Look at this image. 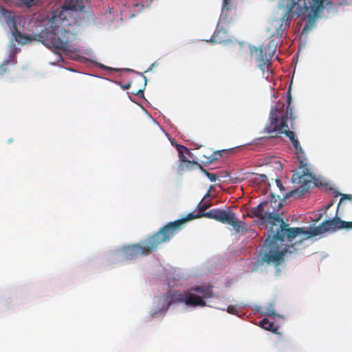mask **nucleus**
Masks as SVG:
<instances>
[{"instance_id":"b1692460","label":"nucleus","mask_w":352,"mask_h":352,"mask_svg":"<svg viewBox=\"0 0 352 352\" xmlns=\"http://www.w3.org/2000/svg\"><path fill=\"white\" fill-rule=\"evenodd\" d=\"M352 196L349 195H342V197L340 200V202L338 204V208L340 207V205H342L343 203H344L345 200H351Z\"/></svg>"},{"instance_id":"c85d7f7f","label":"nucleus","mask_w":352,"mask_h":352,"mask_svg":"<svg viewBox=\"0 0 352 352\" xmlns=\"http://www.w3.org/2000/svg\"><path fill=\"white\" fill-rule=\"evenodd\" d=\"M22 1L28 5H30L31 3H32L34 1V0H22Z\"/></svg>"},{"instance_id":"20e7f679","label":"nucleus","mask_w":352,"mask_h":352,"mask_svg":"<svg viewBox=\"0 0 352 352\" xmlns=\"http://www.w3.org/2000/svg\"><path fill=\"white\" fill-rule=\"evenodd\" d=\"M262 213L263 221L269 223L267 233L272 232L276 238L283 237L287 234V241L292 243L293 240L300 234H307L302 228H289L278 213L280 203L277 199L272 197L270 200L263 201L258 204Z\"/></svg>"},{"instance_id":"c756f323","label":"nucleus","mask_w":352,"mask_h":352,"mask_svg":"<svg viewBox=\"0 0 352 352\" xmlns=\"http://www.w3.org/2000/svg\"><path fill=\"white\" fill-rule=\"evenodd\" d=\"M142 77L144 78V86L146 85V78L144 76H142Z\"/></svg>"},{"instance_id":"aec40b11","label":"nucleus","mask_w":352,"mask_h":352,"mask_svg":"<svg viewBox=\"0 0 352 352\" xmlns=\"http://www.w3.org/2000/svg\"><path fill=\"white\" fill-rule=\"evenodd\" d=\"M178 151L180 161L182 163L186 162L188 160L186 155H189L190 153L189 150L185 146H181L180 148H178Z\"/></svg>"},{"instance_id":"6ab92c4d","label":"nucleus","mask_w":352,"mask_h":352,"mask_svg":"<svg viewBox=\"0 0 352 352\" xmlns=\"http://www.w3.org/2000/svg\"><path fill=\"white\" fill-rule=\"evenodd\" d=\"M248 215L252 218L257 217L261 220H263V218L262 217V213L260 210V208H259L258 205L255 208H252L250 209L249 211L248 212Z\"/></svg>"},{"instance_id":"a878e982","label":"nucleus","mask_w":352,"mask_h":352,"mask_svg":"<svg viewBox=\"0 0 352 352\" xmlns=\"http://www.w3.org/2000/svg\"><path fill=\"white\" fill-rule=\"evenodd\" d=\"M272 72L271 68H269V70L267 69L264 74H263V78H265L266 80H269L270 75Z\"/></svg>"},{"instance_id":"4468645a","label":"nucleus","mask_w":352,"mask_h":352,"mask_svg":"<svg viewBox=\"0 0 352 352\" xmlns=\"http://www.w3.org/2000/svg\"><path fill=\"white\" fill-rule=\"evenodd\" d=\"M12 62V64L14 65L16 63L15 59V54L14 53L11 54L8 58L0 66V74H4L8 70V66L10 63Z\"/></svg>"},{"instance_id":"9d476101","label":"nucleus","mask_w":352,"mask_h":352,"mask_svg":"<svg viewBox=\"0 0 352 352\" xmlns=\"http://www.w3.org/2000/svg\"><path fill=\"white\" fill-rule=\"evenodd\" d=\"M263 53L264 51L262 47H254L251 48V54L252 55L256 56L258 61V67L263 72V74H264L267 69L269 70V68L272 66V63L269 58H264Z\"/></svg>"},{"instance_id":"423d86ee","label":"nucleus","mask_w":352,"mask_h":352,"mask_svg":"<svg viewBox=\"0 0 352 352\" xmlns=\"http://www.w3.org/2000/svg\"><path fill=\"white\" fill-rule=\"evenodd\" d=\"M283 235V237L278 239L272 232L267 233L263 244L264 252L261 256L263 263L278 267L284 262V256L287 248H285L282 250L278 244V242L282 244L285 239H287V234Z\"/></svg>"},{"instance_id":"39448f33","label":"nucleus","mask_w":352,"mask_h":352,"mask_svg":"<svg viewBox=\"0 0 352 352\" xmlns=\"http://www.w3.org/2000/svg\"><path fill=\"white\" fill-rule=\"evenodd\" d=\"M175 223H168L162 227L158 232L148 236L142 242L143 245L138 243L124 246L120 250L122 258L124 260H133L138 256L148 255L156 250L159 245L170 241L173 237L171 227Z\"/></svg>"},{"instance_id":"cd10ccee","label":"nucleus","mask_w":352,"mask_h":352,"mask_svg":"<svg viewBox=\"0 0 352 352\" xmlns=\"http://www.w3.org/2000/svg\"><path fill=\"white\" fill-rule=\"evenodd\" d=\"M133 85V82H130L127 84H126L123 87L124 89H130Z\"/></svg>"},{"instance_id":"6e6552de","label":"nucleus","mask_w":352,"mask_h":352,"mask_svg":"<svg viewBox=\"0 0 352 352\" xmlns=\"http://www.w3.org/2000/svg\"><path fill=\"white\" fill-rule=\"evenodd\" d=\"M315 175L312 174V179L311 182L309 185L305 186L302 182L297 183L294 182L293 180V176L292 177V181L294 184H296L299 185L298 188H296L293 190L287 192L284 186L283 185L280 179H276V189H272L271 185L269 184V188L270 190V195L273 199H277L278 200L285 199L288 197H300L305 192H307L309 188L311 186L312 184H314Z\"/></svg>"},{"instance_id":"f8f14e48","label":"nucleus","mask_w":352,"mask_h":352,"mask_svg":"<svg viewBox=\"0 0 352 352\" xmlns=\"http://www.w3.org/2000/svg\"><path fill=\"white\" fill-rule=\"evenodd\" d=\"M11 30L15 41L19 43L26 44L28 41L31 40L29 36L23 35L18 30L14 21L12 22V28H11Z\"/></svg>"},{"instance_id":"9b49d317","label":"nucleus","mask_w":352,"mask_h":352,"mask_svg":"<svg viewBox=\"0 0 352 352\" xmlns=\"http://www.w3.org/2000/svg\"><path fill=\"white\" fill-rule=\"evenodd\" d=\"M182 298V292H169L162 297L164 305L162 311H166L168 307L174 302H181L180 298Z\"/></svg>"},{"instance_id":"2f4dec72","label":"nucleus","mask_w":352,"mask_h":352,"mask_svg":"<svg viewBox=\"0 0 352 352\" xmlns=\"http://www.w3.org/2000/svg\"><path fill=\"white\" fill-rule=\"evenodd\" d=\"M225 1H226L227 0H224Z\"/></svg>"},{"instance_id":"f03ea898","label":"nucleus","mask_w":352,"mask_h":352,"mask_svg":"<svg viewBox=\"0 0 352 352\" xmlns=\"http://www.w3.org/2000/svg\"><path fill=\"white\" fill-rule=\"evenodd\" d=\"M287 106L285 107L283 102L278 100L271 109L270 113V123L265 127V130L269 133H276L278 134L284 133L289 138L293 146L296 149L297 160L299 166L293 174V180L294 182H302L305 186H308L311 182L312 173L308 168L307 160L305 156L304 151L300 144L299 141L296 137L295 133L289 130L287 120L289 118L294 120V117L292 115L290 104L292 102V96L290 90L288 91L287 98ZM277 134H276V135Z\"/></svg>"},{"instance_id":"1a4fd4ad","label":"nucleus","mask_w":352,"mask_h":352,"mask_svg":"<svg viewBox=\"0 0 352 352\" xmlns=\"http://www.w3.org/2000/svg\"><path fill=\"white\" fill-rule=\"evenodd\" d=\"M352 229L351 221H344L338 217L325 220L318 226L314 228L309 232L311 236H317L327 232H335L339 230Z\"/></svg>"},{"instance_id":"412c9836","label":"nucleus","mask_w":352,"mask_h":352,"mask_svg":"<svg viewBox=\"0 0 352 352\" xmlns=\"http://www.w3.org/2000/svg\"><path fill=\"white\" fill-rule=\"evenodd\" d=\"M314 3L312 6V11L314 13V14H316L319 10L322 7L323 5V0H313Z\"/></svg>"},{"instance_id":"f3484780","label":"nucleus","mask_w":352,"mask_h":352,"mask_svg":"<svg viewBox=\"0 0 352 352\" xmlns=\"http://www.w3.org/2000/svg\"><path fill=\"white\" fill-rule=\"evenodd\" d=\"M196 167H199L201 169L202 166L199 164L197 162H195L194 161L187 160L186 162H184L183 163H181L179 165V169L181 170H192L195 168Z\"/></svg>"},{"instance_id":"4be33fe9","label":"nucleus","mask_w":352,"mask_h":352,"mask_svg":"<svg viewBox=\"0 0 352 352\" xmlns=\"http://www.w3.org/2000/svg\"><path fill=\"white\" fill-rule=\"evenodd\" d=\"M201 170L205 173V175L207 176V177L210 180V182H216L217 177L214 173L207 171L203 167L201 168Z\"/></svg>"},{"instance_id":"7ed1b4c3","label":"nucleus","mask_w":352,"mask_h":352,"mask_svg":"<svg viewBox=\"0 0 352 352\" xmlns=\"http://www.w3.org/2000/svg\"><path fill=\"white\" fill-rule=\"evenodd\" d=\"M208 195L209 192L204 196L201 201L199 204V212L197 214H195L194 212H190L184 219L169 223H176L175 224H174V226H173V227H171V232L173 231V236H174L175 234H176L181 230L182 226L184 223L192 219L201 217L212 219L222 223L228 224L233 228L236 232L238 233L244 232L247 231V229L245 228L244 223L237 219L236 214L232 211V210L230 208H229L228 210L214 208L206 212H204L210 206V205L206 203L201 204V202Z\"/></svg>"},{"instance_id":"0eeeda50","label":"nucleus","mask_w":352,"mask_h":352,"mask_svg":"<svg viewBox=\"0 0 352 352\" xmlns=\"http://www.w3.org/2000/svg\"><path fill=\"white\" fill-rule=\"evenodd\" d=\"M212 291L210 287L200 286L190 288L186 292L182 293L181 302L191 307H204L206 303L204 299L212 296Z\"/></svg>"},{"instance_id":"a211bd4d","label":"nucleus","mask_w":352,"mask_h":352,"mask_svg":"<svg viewBox=\"0 0 352 352\" xmlns=\"http://www.w3.org/2000/svg\"><path fill=\"white\" fill-rule=\"evenodd\" d=\"M275 50H276V47H275L274 44L272 43V42H270L267 45V47L265 49V54H263L264 58H269V60H270V58L274 54Z\"/></svg>"},{"instance_id":"393cba45","label":"nucleus","mask_w":352,"mask_h":352,"mask_svg":"<svg viewBox=\"0 0 352 352\" xmlns=\"http://www.w3.org/2000/svg\"><path fill=\"white\" fill-rule=\"evenodd\" d=\"M256 179L263 182H265L267 179V176L264 174H256Z\"/></svg>"},{"instance_id":"f257e3e1","label":"nucleus","mask_w":352,"mask_h":352,"mask_svg":"<svg viewBox=\"0 0 352 352\" xmlns=\"http://www.w3.org/2000/svg\"><path fill=\"white\" fill-rule=\"evenodd\" d=\"M82 9V0H65L61 10L54 12L50 26L41 30L36 36L37 38L34 39L48 47L67 50L74 37L69 28L76 23V12Z\"/></svg>"},{"instance_id":"dca6fc26","label":"nucleus","mask_w":352,"mask_h":352,"mask_svg":"<svg viewBox=\"0 0 352 352\" xmlns=\"http://www.w3.org/2000/svg\"><path fill=\"white\" fill-rule=\"evenodd\" d=\"M228 152V151L222 150V151H217L212 153L210 156L204 157L206 158L205 160H202L204 163L206 164H211L214 162V161L217 160L219 157L222 156V153Z\"/></svg>"},{"instance_id":"7c9ffc66","label":"nucleus","mask_w":352,"mask_h":352,"mask_svg":"<svg viewBox=\"0 0 352 352\" xmlns=\"http://www.w3.org/2000/svg\"><path fill=\"white\" fill-rule=\"evenodd\" d=\"M331 204H329V205H327V208H329L331 206Z\"/></svg>"},{"instance_id":"5701e85b","label":"nucleus","mask_w":352,"mask_h":352,"mask_svg":"<svg viewBox=\"0 0 352 352\" xmlns=\"http://www.w3.org/2000/svg\"><path fill=\"white\" fill-rule=\"evenodd\" d=\"M226 311H227L228 313L231 314H234V315H238L239 314L238 309L236 308V306H234V305H229L227 307Z\"/></svg>"},{"instance_id":"2eb2a0df","label":"nucleus","mask_w":352,"mask_h":352,"mask_svg":"<svg viewBox=\"0 0 352 352\" xmlns=\"http://www.w3.org/2000/svg\"><path fill=\"white\" fill-rule=\"evenodd\" d=\"M296 5V0H291V5L292 7L289 6L287 11L282 17V24L280 25V28L285 25V28L289 25V18L290 14L292 12V10Z\"/></svg>"},{"instance_id":"ddd939ff","label":"nucleus","mask_w":352,"mask_h":352,"mask_svg":"<svg viewBox=\"0 0 352 352\" xmlns=\"http://www.w3.org/2000/svg\"><path fill=\"white\" fill-rule=\"evenodd\" d=\"M259 326L265 330L272 331V333H277L278 329L274 322H270L267 318H263L259 322Z\"/></svg>"},{"instance_id":"bb28decb","label":"nucleus","mask_w":352,"mask_h":352,"mask_svg":"<svg viewBox=\"0 0 352 352\" xmlns=\"http://www.w3.org/2000/svg\"><path fill=\"white\" fill-rule=\"evenodd\" d=\"M132 93L134 94V95H136V96H140V94H143V87H141L138 89H135L132 91Z\"/></svg>"}]
</instances>
